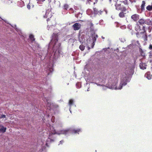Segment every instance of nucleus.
I'll return each instance as SVG.
<instances>
[{"label":"nucleus","instance_id":"79ce46f5","mask_svg":"<svg viewBox=\"0 0 152 152\" xmlns=\"http://www.w3.org/2000/svg\"><path fill=\"white\" fill-rule=\"evenodd\" d=\"M49 75V73H48V75Z\"/></svg>","mask_w":152,"mask_h":152},{"label":"nucleus","instance_id":"4468645a","mask_svg":"<svg viewBox=\"0 0 152 152\" xmlns=\"http://www.w3.org/2000/svg\"><path fill=\"white\" fill-rule=\"evenodd\" d=\"M135 30L137 31V32H139L141 30L140 26L139 25L137 24L135 27Z\"/></svg>","mask_w":152,"mask_h":152},{"label":"nucleus","instance_id":"ddd939ff","mask_svg":"<svg viewBox=\"0 0 152 152\" xmlns=\"http://www.w3.org/2000/svg\"><path fill=\"white\" fill-rule=\"evenodd\" d=\"M146 2L144 1H142V3L141 6V10L142 11H144L145 10V7Z\"/></svg>","mask_w":152,"mask_h":152},{"label":"nucleus","instance_id":"c9c22d12","mask_svg":"<svg viewBox=\"0 0 152 152\" xmlns=\"http://www.w3.org/2000/svg\"><path fill=\"white\" fill-rule=\"evenodd\" d=\"M47 11L46 12V15H47Z\"/></svg>","mask_w":152,"mask_h":152},{"label":"nucleus","instance_id":"1a4fd4ad","mask_svg":"<svg viewBox=\"0 0 152 152\" xmlns=\"http://www.w3.org/2000/svg\"><path fill=\"white\" fill-rule=\"evenodd\" d=\"M6 128L4 127L3 126L0 125V133H4L6 132Z\"/></svg>","mask_w":152,"mask_h":152},{"label":"nucleus","instance_id":"5701e85b","mask_svg":"<svg viewBox=\"0 0 152 152\" xmlns=\"http://www.w3.org/2000/svg\"><path fill=\"white\" fill-rule=\"evenodd\" d=\"M64 9L65 10H67L69 8V5L67 4H65L64 6Z\"/></svg>","mask_w":152,"mask_h":152},{"label":"nucleus","instance_id":"f704fd0d","mask_svg":"<svg viewBox=\"0 0 152 152\" xmlns=\"http://www.w3.org/2000/svg\"><path fill=\"white\" fill-rule=\"evenodd\" d=\"M50 20V19L49 18H48L47 19V21H48L49 20Z\"/></svg>","mask_w":152,"mask_h":152},{"label":"nucleus","instance_id":"20e7f679","mask_svg":"<svg viewBox=\"0 0 152 152\" xmlns=\"http://www.w3.org/2000/svg\"><path fill=\"white\" fill-rule=\"evenodd\" d=\"M116 83H115V85L113 86H112V88L115 89H121L122 88L123 86H124L126 84V83L121 81L120 83L119 86L118 87L116 86Z\"/></svg>","mask_w":152,"mask_h":152},{"label":"nucleus","instance_id":"393cba45","mask_svg":"<svg viewBox=\"0 0 152 152\" xmlns=\"http://www.w3.org/2000/svg\"><path fill=\"white\" fill-rule=\"evenodd\" d=\"M148 48L150 50L152 51V45L151 44H150Z\"/></svg>","mask_w":152,"mask_h":152},{"label":"nucleus","instance_id":"58836bf2","mask_svg":"<svg viewBox=\"0 0 152 152\" xmlns=\"http://www.w3.org/2000/svg\"><path fill=\"white\" fill-rule=\"evenodd\" d=\"M88 49H90V47H88Z\"/></svg>","mask_w":152,"mask_h":152},{"label":"nucleus","instance_id":"9d476101","mask_svg":"<svg viewBox=\"0 0 152 152\" xmlns=\"http://www.w3.org/2000/svg\"><path fill=\"white\" fill-rule=\"evenodd\" d=\"M145 77L148 79L150 80L151 78L152 75L149 72H148L145 75Z\"/></svg>","mask_w":152,"mask_h":152},{"label":"nucleus","instance_id":"2eb2a0df","mask_svg":"<svg viewBox=\"0 0 152 152\" xmlns=\"http://www.w3.org/2000/svg\"><path fill=\"white\" fill-rule=\"evenodd\" d=\"M124 11H121V12L119 13L118 16L120 18H124L125 17V15L126 13H124Z\"/></svg>","mask_w":152,"mask_h":152},{"label":"nucleus","instance_id":"c756f323","mask_svg":"<svg viewBox=\"0 0 152 152\" xmlns=\"http://www.w3.org/2000/svg\"><path fill=\"white\" fill-rule=\"evenodd\" d=\"M49 70L50 72H52L53 71V69L52 68H50L49 69Z\"/></svg>","mask_w":152,"mask_h":152},{"label":"nucleus","instance_id":"a878e982","mask_svg":"<svg viewBox=\"0 0 152 152\" xmlns=\"http://www.w3.org/2000/svg\"><path fill=\"white\" fill-rule=\"evenodd\" d=\"M6 117V115L4 114H2L1 115V116H0V118H4Z\"/></svg>","mask_w":152,"mask_h":152},{"label":"nucleus","instance_id":"4be33fe9","mask_svg":"<svg viewBox=\"0 0 152 152\" xmlns=\"http://www.w3.org/2000/svg\"><path fill=\"white\" fill-rule=\"evenodd\" d=\"M85 48V46L83 45H80L79 46L80 49L82 51Z\"/></svg>","mask_w":152,"mask_h":152},{"label":"nucleus","instance_id":"aec40b11","mask_svg":"<svg viewBox=\"0 0 152 152\" xmlns=\"http://www.w3.org/2000/svg\"><path fill=\"white\" fill-rule=\"evenodd\" d=\"M80 131V130L79 129H73L72 130V132L74 133H78Z\"/></svg>","mask_w":152,"mask_h":152},{"label":"nucleus","instance_id":"72a5a7b5","mask_svg":"<svg viewBox=\"0 0 152 152\" xmlns=\"http://www.w3.org/2000/svg\"><path fill=\"white\" fill-rule=\"evenodd\" d=\"M134 68V65H132V68Z\"/></svg>","mask_w":152,"mask_h":152},{"label":"nucleus","instance_id":"7ed1b4c3","mask_svg":"<svg viewBox=\"0 0 152 152\" xmlns=\"http://www.w3.org/2000/svg\"><path fill=\"white\" fill-rule=\"evenodd\" d=\"M51 41L52 43H53L54 45L53 49L54 50V48L55 47L56 43L58 42V35L57 34L53 33L52 35V38Z\"/></svg>","mask_w":152,"mask_h":152},{"label":"nucleus","instance_id":"6ab92c4d","mask_svg":"<svg viewBox=\"0 0 152 152\" xmlns=\"http://www.w3.org/2000/svg\"><path fill=\"white\" fill-rule=\"evenodd\" d=\"M98 37L97 35H94L92 36L93 42H95L96 40V38Z\"/></svg>","mask_w":152,"mask_h":152},{"label":"nucleus","instance_id":"dca6fc26","mask_svg":"<svg viewBox=\"0 0 152 152\" xmlns=\"http://www.w3.org/2000/svg\"><path fill=\"white\" fill-rule=\"evenodd\" d=\"M146 24L149 25H152V19L146 20Z\"/></svg>","mask_w":152,"mask_h":152},{"label":"nucleus","instance_id":"c85d7f7f","mask_svg":"<svg viewBox=\"0 0 152 152\" xmlns=\"http://www.w3.org/2000/svg\"><path fill=\"white\" fill-rule=\"evenodd\" d=\"M130 2H131L132 3L133 2H136V0H129Z\"/></svg>","mask_w":152,"mask_h":152},{"label":"nucleus","instance_id":"0eeeda50","mask_svg":"<svg viewBox=\"0 0 152 152\" xmlns=\"http://www.w3.org/2000/svg\"><path fill=\"white\" fill-rule=\"evenodd\" d=\"M94 14L100 15H102V13L103 12V10H101L99 9L95 8H94Z\"/></svg>","mask_w":152,"mask_h":152},{"label":"nucleus","instance_id":"b1692460","mask_svg":"<svg viewBox=\"0 0 152 152\" xmlns=\"http://www.w3.org/2000/svg\"><path fill=\"white\" fill-rule=\"evenodd\" d=\"M142 30L143 31V32H140V33H147L146 32V30H145V26H143L142 28Z\"/></svg>","mask_w":152,"mask_h":152},{"label":"nucleus","instance_id":"f03ea898","mask_svg":"<svg viewBox=\"0 0 152 152\" xmlns=\"http://www.w3.org/2000/svg\"><path fill=\"white\" fill-rule=\"evenodd\" d=\"M115 9L118 10H119L121 11H125L127 10L126 7L121 4L120 2L117 1L115 4Z\"/></svg>","mask_w":152,"mask_h":152},{"label":"nucleus","instance_id":"f3484780","mask_svg":"<svg viewBox=\"0 0 152 152\" xmlns=\"http://www.w3.org/2000/svg\"><path fill=\"white\" fill-rule=\"evenodd\" d=\"M29 38L32 41H33L35 40V39L34 37V36L32 34H31L29 35Z\"/></svg>","mask_w":152,"mask_h":152},{"label":"nucleus","instance_id":"9b49d317","mask_svg":"<svg viewBox=\"0 0 152 152\" xmlns=\"http://www.w3.org/2000/svg\"><path fill=\"white\" fill-rule=\"evenodd\" d=\"M146 20L143 19H140L138 21V22L141 25H143L144 24H146Z\"/></svg>","mask_w":152,"mask_h":152},{"label":"nucleus","instance_id":"7c9ffc66","mask_svg":"<svg viewBox=\"0 0 152 152\" xmlns=\"http://www.w3.org/2000/svg\"><path fill=\"white\" fill-rule=\"evenodd\" d=\"M37 1H38L39 2H43L44 1H45V0H37Z\"/></svg>","mask_w":152,"mask_h":152},{"label":"nucleus","instance_id":"412c9836","mask_svg":"<svg viewBox=\"0 0 152 152\" xmlns=\"http://www.w3.org/2000/svg\"><path fill=\"white\" fill-rule=\"evenodd\" d=\"M73 103V100L72 99H70L69 102V104L70 106H72Z\"/></svg>","mask_w":152,"mask_h":152},{"label":"nucleus","instance_id":"a19ab883","mask_svg":"<svg viewBox=\"0 0 152 152\" xmlns=\"http://www.w3.org/2000/svg\"><path fill=\"white\" fill-rule=\"evenodd\" d=\"M51 135L49 136V137H50Z\"/></svg>","mask_w":152,"mask_h":152},{"label":"nucleus","instance_id":"f8f14e48","mask_svg":"<svg viewBox=\"0 0 152 152\" xmlns=\"http://www.w3.org/2000/svg\"><path fill=\"white\" fill-rule=\"evenodd\" d=\"M146 66L145 63H141L140 64V69H146Z\"/></svg>","mask_w":152,"mask_h":152},{"label":"nucleus","instance_id":"bb28decb","mask_svg":"<svg viewBox=\"0 0 152 152\" xmlns=\"http://www.w3.org/2000/svg\"><path fill=\"white\" fill-rule=\"evenodd\" d=\"M150 62L152 63V55H151L150 56Z\"/></svg>","mask_w":152,"mask_h":152},{"label":"nucleus","instance_id":"f257e3e1","mask_svg":"<svg viewBox=\"0 0 152 152\" xmlns=\"http://www.w3.org/2000/svg\"><path fill=\"white\" fill-rule=\"evenodd\" d=\"M136 35L137 38L139 39L141 38L145 42H146L148 40L147 33L137 32L136 33Z\"/></svg>","mask_w":152,"mask_h":152},{"label":"nucleus","instance_id":"4c0bfd02","mask_svg":"<svg viewBox=\"0 0 152 152\" xmlns=\"http://www.w3.org/2000/svg\"><path fill=\"white\" fill-rule=\"evenodd\" d=\"M109 0V1H110V2H111V0Z\"/></svg>","mask_w":152,"mask_h":152},{"label":"nucleus","instance_id":"a211bd4d","mask_svg":"<svg viewBox=\"0 0 152 152\" xmlns=\"http://www.w3.org/2000/svg\"><path fill=\"white\" fill-rule=\"evenodd\" d=\"M146 9L149 11H151L152 10V5H148L146 7Z\"/></svg>","mask_w":152,"mask_h":152},{"label":"nucleus","instance_id":"2f4dec72","mask_svg":"<svg viewBox=\"0 0 152 152\" xmlns=\"http://www.w3.org/2000/svg\"><path fill=\"white\" fill-rule=\"evenodd\" d=\"M27 8L28 9H30V6L29 4L27 5Z\"/></svg>","mask_w":152,"mask_h":152},{"label":"nucleus","instance_id":"e433bc0d","mask_svg":"<svg viewBox=\"0 0 152 152\" xmlns=\"http://www.w3.org/2000/svg\"><path fill=\"white\" fill-rule=\"evenodd\" d=\"M116 83H117V80L116 79Z\"/></svg>","mask_w":152,"mask_h":152},{"label":"nucleus","instance_id":"ea45409f","mask_svg":"<svg viewBox=\"0 0 152 152\" xmlns=\"http://www.w3.org/2000/svg\"><path fill=\"white\" fill-rule=\"evenodd\" d=\"M0 18L2 19L1 18V17H0Z\"/></svg>","mask_w":152,"mask_h":152},{"label":"nucleus","instance_id":"39448f33","mask_svg":"<svg viewBox=\"0 0 152 152\" xmlns=\"http://www.w3.org/2000/svg\"><path fill=\"white\" fill-rule=\"evenodd\" d=\"M81 24L77 23H75L72 26L73 29L75 31L79 30L81 28Z\"/></svg>","mask_w":152,"mask_h":152},{"label":"nucleus","instance_id":"cd10ccee","mask_svg":"<svg viewBox=\"0 0 152 152\" xmlns=\"http://www.w3.org/2000/svg\"><path fill=\"white\" fill-rule=\"evenodd\" d=\"M94 42H93L92 43V45H91V48H93L94 45Z\"/></svg>","mask_w":152,"mask_h":152},{"label":"nucleus","instance_id":"6e6552de","mask_svg":"<svg viewBox=\"0 0 152 152\" xmlns=\"http://www.w3.org/2000/svg\"><path fill=\"white\" fill-rule=\"evenodd\" d=\"M139 15L134 14L131 16V18L134 21L136 22L139 19Z\"/></svg>","mask_w":152,"mask_h":152},{"label":"nucleus","instance_id":"423d86ee","mask_svg":"<svg viewBox=\"0 0 152 152\" xmlns=\"http://www.w3.org/2000/svg\"><path fill=\"white\" fill-rule=\"evenodd\" d=\"M69 129H65V130H61L60 131V133H57L56 132V131H55L54 132L52 133L51 132V133L52 134H67L69 131Z\"/></svg>","mask_w":152,"mask_h":152},{"label":"nucleus","instance_id":"473e14b6","mask_svg":"<svg viewBox=\"0 0 152 152\" xmlns=\"http://www.w3.org/2000/svg\"><path fill=\"white\" fill-rule=\"evenodd\" d=\"M64 140H62L61 141H60V143H63L64 142Z\"/></svg>","mask_w":152,"mask_h":152}]
</instances>
